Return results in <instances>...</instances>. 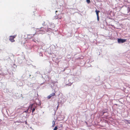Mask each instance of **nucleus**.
Masks as SVG:
<instances>
[{
    "label": "nucleus",
    "mask_w": 130,
    "mask_h": 130,
    "mask_svg": "<svg viewBox=\"0 0 130 130\" xmlns=\"http://www.w3.org/2000/svg\"><path fill=\"white\" fill-rule=\"evenodd\" d=\"M16 36L15 35L13 36H10V37L9 40L12 42H13L14 41V39L15 38Z\"/></svg>",
    "instance_id": "obj_2"
},
{
    "label": "nucleus",
    "mask_w": 130,
    "mask_h": 130,
    "mask_svg": "<svg viewBox=\"0 0 130 130\" xmlns=\"http://www.w3.org/2000/svg\"><path fill=\"white\" fill-rule=\"evenodd\" d=\"M54 123V124H53L52 126L53 127H54L55 126V122L54 121H53L52 122V123L53 124V123Z\"/></svg>",
    "instance_id": "obj_6"
},
{
    "label": "nucleus",
    "mask_w": 130,
    "mask_h": 130,
    "mask_svg": "<svg viewBox=\"0 0 130 130\" xmlns=\"http://www.w3.org/2000/svg\"><path fill=\"white\" fill-rule=\"evenodd\" d=\"M126 41V40L125 39H118V42L119 43H122L125 42Z\"/></svg>",
    "instance_id": "obj_1"
},
{
    "label": "nucleus",
    "mask_w": 130,
    "mask_h": 130,
    "mask_svg": "<svg viewBox=\"0 0 130 130\" xmlns=\"http://www.w3.org/2000/svg\"><path fill=\"white\" fill-rule=\"evenodd\" d=\"M95 12H96L97 17L99 16V13L100 12V11L99 10H97L96 9L95 11Z\"/></svg>",
    "instance_id": "obj_4"
},
{
    "label": "nucleus",
    "mask_w": 130,
    "mask_h": 130,
    "mask_svg": "<svg viewBox=\"0 0 130 130\" xmlns=\"http://www.w3.org/2000/svg\"><path fill=\"white\" fill-rule=\"evenodd\" d=\"M30 76H31V75H29V76L30 77Z\"/></svg>",
    "instance_id": "obj_18"
},
{
    "label": "nucleus",
    "mask_w": 130,
    "mask_h": 130,
    "mask_svg": "<svg viewBox=\"0 0 130 130\" xmlns=\"http://www.w3.org/2000/svg\"><path fill=\"white\" fill-rule=\"evenodd\" d=\"M86 1L88 4H89L90 3V0H86Z\"/></svg>",
    "instance_id": "obj_8"
},
{
    "label": "nucleus",
    "mask_w": 130,
    "mask_h": 130,
    "mask_svg": "<svg viewBox=\"0 0 130 130\" xmlns=\"http://www.w3.org/2000/svg\"><path fill=\"white\" fill-rule=\"evenodd\" d=\"M57 126H55V128L53 130H57Z\"/></svg>",
    "instance_id": "obj_9"
},
{
    "label": "nucleus",
    "mask_w": 130,
    "mask_h": 130,
    "mask_svg": "<svg viewBox=\"0 0 130 130\" xmlns=\"http://www.w3.org/2000/svg\"><path fill=\"white\" fill-rule=\"evenodd\" d=\"M57 12V11H55V12H56H56Z\"/></svg>",
    "instance_id": "obj_16"
},
{
    "label": "nucleus",
    "mask_w": 130,
    "mask_h": 130,
    "mask_svg": "<svg viewBox=\"0 0 130 130\" xmlns=\"http://www.w3.org/2000/svg\"><path fill=\"white\" fill-rule=\"evenodd\" d=\"M62 125H60V127H62Z\"/></svg>",
    "instance_id": "obj_14"
},
{
    "label": "nucleus",
    "mask_w": 130,
    "mask_h": 130,
    "mask_svg": "<svg viewBox=\"0 0 130 130\" xmlns=\"http://www.w3.org/2000/svg\"><path fill=\"white\" fill-rule=\"evenodd\" d=\"M36 107L35 108H34L32 109V113H33L35 111V110Z\"/></svg>",
    "instance_id": "obj_5"
},
{
    "label": "nucleus",
    "mask_w": 130,
    "mask_h": 130,
    "mask_svg": "<svg viewBox=\"0 0 130 130\" xmlns=\"http://www.w3.org/2000/svg\"><path fill=\"white\" fill-rule=\"evenodd\" d=\"M58 105L57 106V109L58 108Z\"/></svg>",
    "instance_id": "obj_15"
},
{
    "label": "nucleus",
    "mask_w": 130,
    "mask_h": 130,
    "mask_svg": "<svg viewBox=\"0 0 130 130\" xmlns=\"http://www.w3.org/2000/svg\"><path fill=\"white\" fill-rule=\"evenodd\" d=\"M97 20H98V21H99V16H97Z\"/></svg>",
    "instance_id": "obj_11"
},
{
    "label": "nucleus",
    "mask_w": 130,
    "mask_h": 130,
    "mask_svg": "<svg viewBox=\"0 0 130 130\" xmlns=\"http://www.w3.org/2000/svg\"><path fill=\"white\" fill-rule=\"evenodd\" d=\"M73 82L71 83H70L69 84H67V85H68L69 86H70L72 84Z\"/></svg>",
    "instance_id": "obj_10"
},
{
    "label": "nucleus",
    "mask_w": 130,
    "mask_h": 130,
    "mask_svg": "<svg viewBox=\"0 0 130 130\" xmlns=\"http://www.w3.org/2000/svg\"><path fill=\"white\" fill-rule=\"evenodd\" d=\"M55 94V93H52V94H50L47 97L48 99H50L52 96H54Z\"/></svg>",
    "instance_id": "obj_3"
},
{
    "label": "nucleus",
    "mask_w": 130,
    "mask_h": 130,
    "mask_svg": "<svg viewBox=\"0 0 130 130\" xmlns=\"http://www.w3.org/2000/svg\"><path fill=\"white\" fill-rule=\"evenodd\" d=\"M128 9L129 10H130V8H128Z\"/></svg>",
    "instance_id": "obj_17"
},
{
    "label": "nucleus",
    "mask_w": 130,
    "mask_h": 130,
    "mask_svg": "<svg viewBox=\"0 0 130 130\" xmlns=\"http://www.w3.org/2000/svg\"><path fill=\"white\" fill-rule=\"evenodd\" d=\"M28 109H27L25 111H24V112H28Z\"/></svg>",
    "instance_id": "obj_12"
},
{
    "label": "nucleus",
    "mask_w": 130,
    "mask_h": 130,
    "mask_svg": "<svg viewBox=\"0 0 130 130\" xmlns=\"http://www.w3.org/2000/svg\"><path fill=\"white\" fill-rule=\"evenodd\" d=\"M33 105V104H31V105L29 107H30L31 110L32 109Z\"/></svg>",
    "instance_id": "obj_7"
},
{
    "label": "nucleus",
    "mask_w": 130,
    "mask_h": 130,
    "mask_svg": "<svg viewBox=\"0 0 130 130\" xmlns=\"http://www.w3.org/2000/svg\"><path fill=\"white\" fill-rule=\"evenodd\" d=\"M25 123L26 124H27V122L26 121H25Z\"/></svg>",
    "instance_id": "obj_13"
}]
</instances>
